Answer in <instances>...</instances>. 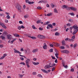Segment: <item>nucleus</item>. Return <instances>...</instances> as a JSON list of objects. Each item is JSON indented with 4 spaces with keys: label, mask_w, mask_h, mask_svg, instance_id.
<instances>
[{
    "label": "nucleus",
    "mask_w": 78,
    "mask_h": 78,
    "mask_svg": "<svg viewBox=\"0 0 78 78\" xmlns=\"http://www.w3.org/2000/svg\"><path fill=\"white\" fill-rule=\"evenodd\" d=\"M56 65L54 63L53 64H51V63H49V65H47L44 67V69H50V67H54Z\"/></svg>",
    "instance_id": "1"
},
{
    "label": "nucleus",
    "mask_w": 78,
    "mask_h": 78,
    "mask_svg": "<svg viewBox=\"0 0 78 78\" xmlns=\"http://www.w3.org/2000/svg\"><path fill=\"white\" fill-rule=\"evenodd\" d=\"M73 28H74V30H78V26H77V25L75 24V25L73 26V27H70V30H72V29H73Z\"/></svg>",
    "instance_id": "2"
},
{
    "label": "nucleus",
    "mask_w": 78,
    "mask_h": 78,
    "mask_svg": "<svg viewBox=\"0 0 78 78\" xmlns=\"http://www.w3.org/2000/svg\"><path fill=\"white\" fill-rule=\"evenodd\" d=\"M16 7L17 8L19 11L20 12H22V11H21V7L20 6V5L18 4L16 6Z\"/></svg>",
    "instance_id": "3"
},
{
    "label": "nucleus",
    "mask_w": 78,
    "mask_h": 78,
    "mask_svg": "<svg viewBox=\"0 0 78 78\" xmlns=\"http://www.w3.org/2000/svg\"><path fill=\"white\" fill-rule=\"evenodd\" d=\"M26 64L28 68H30V65H29V62H30V59H27L26 60Z\"/></svg>",
    "instance_id": "4"
},
{
    "label": "nucleus",
    "mask_w": 78,
    "mask_h": 78,
    "mask_svg": "<svg viewBox=\"0 0 78 78\" xmlns=\"http://www.w3.org/2000/svg\"><path fill=\"white\" fill-rule=\"evenodd\" d=\"M52 44L53 45L55 46V47H59V46H60V44H58V43H55L54 42L52 43Z\"/></svg>",
    "instance_id": "5"
},
{
    "label": "nucleus",
    "mask_w": 78,
    "mask_h": 78,
    "mask_svg": "<svg viewBox=\"0 0 78 78\" xmlns=\"http://www.w3.org/2000/svg\"><path fill=\"white\" fill-rule=\"evenodd\" d=\"M70 8L71 10H72L73 11H76L77 9L76 8H74L73 7H70Z\"/></svg>",
    "instance_id": "6"
},
{
    "label": "nucleus",
    "mask_w": 78,
    "mask_h": 78,
    "mask_svg": "<svg viewBox=\"0 0 78 78\" xmlns=\"http://www.w3.org/2000/svg\"><path fill=\"white\" fill-rule=\"evenodd\" d=\"M0 25L2 27L4 28H5V29L6 28V27L5 26V24L2 23H0Z\"/></svg>",
    "instance_id": "7"
},
{
    "label": "nucleus",
    "mask_w": 78,
    "mask_h": 78,
    "mask_svg": "<svg viewBox=\"0 0 78 78\" xmlns=\"http://www.w3.org/2000/svg\"><path fill=\"white\" fill-rule=\"evenodd\" d=\"M7 38L8 39H11V35L10 34L7 35Z\"/></svg>",
    "instance_id": "8"
},
{
    "label": "nucleus",
    "mask_w": 78,
    "mask_h": 78,
    "mask_svg": "<svg viewBox=\"0 0 78 78\" xmlns=\"http://www.w3.org/2000/svg\"><path fill=\"white\" fill-rule=\"evenodd\" d=\"M78 30H74V31H73V35H75V34H76V33L78 32Z\"/></svg>",
    "instance_id": "9"
},
{
    "label": "nucleus",
    "mask_w": 78,
    "mask_h": 78,
    "mask_svg": "<svg viewBox=\"0 0 78 78\" xmlns=\"http://www.w3.org/2000/svg\"><path fill=\"white\" fill-rule=\"evenodd\" d=\"M41 70L42 71V72H43L44 73H48V72H47L46 70L41 69Z\"/></svg>",
    "instance_id": "10"
},
{
    "label": "nucleus",
    "mask_w": 78,
    "mask_h": 78,
    "mask_svg": "<svg viewBox=\"0 0 78 78\" xmlns=\"http://www.w3.org/2000/svg\"><path fill=\"white\" fill-rule=\"evenodd\" d=\"M75 39V35L71 37V40H72V42L73 41L74 39Z\"/></svg>",
    "instance_id": "11"
},
{
    "label": "nucleus",
    "mask_w": 78,
    "mask_h": 78,
    "mask_svg": "<svg viewBox=\"0 0 78 78\" xmlns=\"http://www.w3.org/2000/svg\"><path fill=\"white\" fill-rule=\"evenodd\" d=\"M43 47L44 49H47V45H46V43L44 44Z\"/></svg>",
    "instance_id": "12"
},
{
    "label": "nucleus",
    "mask_w": 78,
    "mask_h": 78,
    "mask_svg": "<svg viewBox=\"0 0 78 78\" xmlns=\"http://www.w3.org/2000/svg\"><path fill=\"white\" fill-rule=\"evenodd\" d=\"M68 6L66 5H63L62 7V8L64 9V8H66V9L67 8Z\"/></svg>",
    "instance_id": "13"
},
{
    "label": "nucleus",
    "mask_w": 78,
    "mask_h": 78,
    "mask_svg": "<svg viewBox=\"0 0 78 78\" xmlns=\"http://www.w3.org/2000/svg\"><path fill=\"white\" fill-rule=\"evenodd\" d=\"M29 17V16H28V14H26L24 16V17L25 18V19H27Z\"/></svg>",
    "instance_id": "14"
},
{
    "label": "nucleus",
    "mask_w": 78,
    "mask_h": 78,
    "mask_svg": "<svg viewBox=\"0 0 78 78\" xmlns=\"http://www.w3.org/2000/svg\"><path fill=\"white\" fill-rule=\"evenodd\" d=\"M48 26L49 27H50L52 29V28H53V25H52L51 24H48Z\"/></svg>",
    "instance_id": "15"
},
{
    "label": "nucleus",
    "mask_w": 78,
    "mask_h": 78,
    "mask_svg": "<svg viewBox=\"0 0 78 78\" xmlns=\"http://www.w3.org/2000/svg\"><path fill=\"white\" fill-rule=\"evenodd\" d=\"M62 42V45H66V43H65V41H64V40H63Z\"/></svg>",
    "instance_id": "16"
},
{
    "label": "nucleus",
    "mask_w": 78,
    "mask_h": 78,
    "mask_svg": "<svg viewBox=\"0 0 78 78\" xmlns=\"http://www.w3.org/2000/svg\"><path fill=\"white\" fill-rule=\"evenodd\" d=\"M14 36H15L16 37H20V36L19 35V34H14Z\"/></svg>",
    "instance_id": "17"
},
{
    "label": "nucleus",
    "mask_w": 78,
    "mask_h": 78,
    "mask_svg": "<svg viewBox=\"0 0 78 78\" xmlns=\"http://www.w3.org/2000/svg\"><path fill=\"white\" fill-rule=\"evenodd\" d=\"M38 50V49H35L34 50L32 51H33V53H36V51H37Z\"/></svg>",
    "instance_id": "18"
},
{
    "label": "nucleus",
    "mask_w": 78,
    "mask_h": 78,
    "mask_svg": "<svg viewBox=\"0 0 78 78\" xmlns=\"http://www.w3.org/2000/svg\"><path fill=\"white\" fill-rule=\"evenodd\" d=\"M55 36H59L60 34L58 32H56L55 33Z\"/></svg>",
    "instance_id": "19"
},
{
    "label": "nucleus",
    "mask_w": 78,
    "mask_h": 78,
    "mask_svg": "<svg viewBox=\"0 0 78 78\" xmlns=\"http://www.w3.org/2000/svg\"><path fill=\"white\" fill-rule=\"evenodd\" d=\"M52 13H48L47 14V16H52Z\"/></svg>",
    "instance_id": "20"
},
{
    "label": "nucleus",
    "mask_w": 78,
    "mask_h": 78,
    "mask_svg": "<svg viewBox=\"0 0 78 78\" xmlns=\"http://www.w3.org/2000/svg\"><path fill=\"white\" fill-rule=\"evenodd\" d=\"M50 23V22L48 21V22H45L43 24V25H47L48 23Z\"/></svg>",
    "instance_id": "21"
},
{
    "label": "nucleus",
    "mask_w": 78,
    "mask_h": 78,
    "mask_svg": "<svg viewBox=\"0 0 78 78\" xmlns=\"http://www.w3.org/2000/svg\"><path fill=\"white\" fill-rule=\"evenodd\" d=\"M28 3H29V4H30V5H31V4H33V3H34V2H31L30 1H29L28 2Z\"/></svg>",
    "instance_id": "22"
},
{
    "label": "nucleus",
    "mask_w": 78,
    "mask_h": 78,
    "mask_svg": "<svg viewBox=\"0 0 78 78\" xmlns=\"http://www.w3.org/2000/svg\"><path fill=\"white\" fill-rule=\"evenodd\" d=\"M54 12H55V13H58V11L57 10H56V9H54Z\"/></svg>",
    "instance_id": "23"
},
{
    "label": "nucleus",
    "mask_w": 78,
    "mask_h": 78,
    "mask_svg": "<svg viewBox=\"0 0 78 78\" xmlns=\"http://www.w3.org/2000/svg\"><path fill=\"white\" fill-rule=\"evenodd\" d=\"M45 37L44 35H41V39H45Z\"/></svg>",
    "instance_id": "24"
},
{
    "label": "nucleus",
    "mask_w": 78,
    "mask_h": 78,
    "mask_svg": "<svg viewBox=\"0 0 78 78\" xmlns=\"http://www.w3.org/2000/svg\"><path fill=\"white\" fill-rule=\"evenodd\" d=\"M69 14L70 15H71V16H74L75 15V14H74V13L73 12L69 13Z\"/></svg>",
    "instance_id": "25"
},
{
    "label": "nucleus",
    "mask_w": 78,
    "mask_h": 78,
    "mask_svg": "<svg viewBox=\"0 0 78 78\" xmlns=\"http://www.w3.org/2000/svg\"><path fill=\"white\" fill-rule=\"evenodd\" d=\"M30 38H31L32 39H36V37H30Z\"/></svg>",
    "instance_id": "26"
},
{
    "label": "nucleus",
    "mask_w": 78,
    "mask_h": 78,
    "mask_svg": "<svg viewBox=\"0 0 78 78\" xmlns=\"http://www.w3.org/2000/svg\"><path fill=\"white\" fill-rule=\"evenodd\" d=\"M37 9H42V8L41 7L38 6L37 7Z\"/></svg>",
    "instance_id": "27"
},
{
    "label": "nucleus",
    "mask_w": 78,
    "mask_h": 78,
    "mask_svg": "<svg viewBox=\"0 0 78 78\" xmlns=\"http://www.w3.org/2000/svg\"><path fill=\"white\" fill-rule=\"evenodd\" d=\"M20 64H22L23 65H24V66H25V63L23 62H21L20 63Z\"/></svg>",
    "instance_id": "28"
},
{
    "label": "nucleus",
    "mask_w": 78,
    "mask_h": 78,
    "mask_svg": "<svg viewBox=\"0 0 78 78\" xmlns=\"http://www.w3.org/2000/svg\"><path fill=\"white\" fill-rule=\"evenodd\" d=\"M7 18L8 19H10V16H9V15H8L7 16Z\"/></svg>",
    "instance_id": "29"
},
{
    "label": "nucleus",
    "mask_w": 78,
    "mask_h": 78,
    "mask_svg": "<svg viewBox=\"0 0 78 78\" xmlns=\"http://www.w3.org/2000/svg\"><path fill=\"white\" fill-rule=\"evenodd\" d=\"M51 5L52 8H54V6H55V5H54V4H53V3H51Z\"/></svg>",
    "instance_id": "30"
},
{
    "label": "nucleus",
    "mask_w": 78,
    "mask_h": 78,
    "mask_svg": "<svg viewBox=\"0 0 78 78\" xmlns=\"http://www.w3.org/2000/svg\"><path fill=\"white\" fill-rule=\"evenodd\" d=\"M45 3V1H41L38 2V3Z\"/></svg>",
    "instance_id": "31"
},
{
    "label": "nucleus",
    "mask_w": 78,
    "mask_h": 78,
    "mask_svg": "<svg viewBox=\"0 0 78 78\" xmlns=\"http://www.w3.org/2000/svg\"><path fill=\"white\" fill-rule=\"evenodd\" d=\"M17 27L18 30H21V27L20 26H18Z\"/></svg>",
    "instance_id": "32"
},
{
    "label": "nucleus",
    "mask_w": 78,
    "mask_h": 78,
    "mask_svg": "<svg viewBox=\"0 0 78 78\" xmlns=\"http://www.w3.org/2000/svg\"><path fill=\"white\" fill-rule=\"evenodd\" d=\"M41 35H38L37 36V37H38V38L41 39Z\"/></svg>",
    "instance_id": "33"
},
{
    "label": "nucleus",
    "mask_w": 78,
    "mask_h": 78,
    "mask_svg": "<svg viewBox=\"0 0 78 78\" xmlns=\"http://www.w3.org/2000/svg\"><path fill=\"white\" fill-rule=\"evenodd\" d=\"M53 49H50V50H49V52H53Z\"/></svg>",
    "instance_id": "34"
},
{
    "label": "nucleus",
    "mask_w": 78,
    "mask_h": 78,
    "mask_svg": "<svg viewBox=\"0 0 78 78\" xmlns=\"http://www.w3.org/2000/svg\"><path fill=\"white\" fill-rule=\"evenodd\" d=\"M32 27V28H33V29H36V28L35 27L34 25H33V26Z\"/></svg>",
    "instance_id": "35"
},
{
    "label": "nucleus",
    "mask_w": 78,
    "mask_h": 78,
    "mask_svg": "<svg viewBox=\"0 0 78 78\" xmlns=\"http://www.w3.org/2000/svg\"><path fill=\"white\" fill-rule=\"evenodd\" d=\"M65 53H69V51L67 50H65Z\"/></svg>",
    "instance_id": "36"
},
{
    "label": "nucleus",
    "mask_w": 78,
    "mask_h": 78,
    "mask_svg": "<svg viewBox=\"0 0 78 78\" xmlns=\"http://www.w3.org/2000/svg\"><path fill=\"white\" fill-rule=\"evenodd\" d=\"M21 28L23 29L24 28H25V27L23 26V25H22L21 26Z\"/></svg>",
    "instance_id": "37"
},
{
    "label": "nucleus",
    "mask_w": 78,
    "mask_h": 78,
    "mask_svg": "<svg viewBox=\"0 0 78 78\" xmlns=\"http://www.w3.org/2000/svg\"><path fill=\"white\" fill-rule=\"evenodd\" d=\"M65 64L66 63H65V62L62 61V64L63 66H64Z\"/></svg>",
    "instance_id": "38"
},
{
    "label": "nucleus",
    "mask_w": 78,
    "mask_h": 78,
    "mask_svg": "<svg viewBox=\"0 0 78 78\" xmlns=\"http://www.w3.org/2000/svg\"><path fill=\"white\" fill-rule=\"evenodd\" d=\"M41 20H38L37 21V23H41Z\"/></svg>",
    "instance_id": "39"
},
{
    "label": "nucleus",
    "mask_w": 78,
    "mask_h": 78,
    "mask_svg": "<svg viewBox=\"0 0 78 78\" xmlns=\"http://www.w3.org/2000/svg\"><path fill=\"white\" fill-rule=\"evenodd\" d=\"M51 57L53 59H56V58H55V57H53V56H51Z\"/></svg>",
    "instance_id": "40"
},
{
    "label": "nucleus",
    "mask_w": 78,
    "mask_h": 78,
    "mask_svg": "<svg viewBox=\"0 0 78 78\" xmlns=\"http://www.w3.org/2000/svg\"><path fill=\"white\" fill-rule=\"evenodd\" d=\"M4 21L5 22V23H8V20H5Z\"/></svg>",
    "instance_id": "41"
},
{
    "label": "nucleus",
    "mask_w": 78,
    "mask_h": 78,
    "mask_svg": "<svg viewBox=\"0 0 78 78\" xmlns=\"http://www.w3.org/2000/svg\"><path fill=\"white\" fill-rule=\"evenodd\" d=\"M76 46H77V44H75L74 45V48H75V47H76Z\"/></svg>",
    "instance_id": "42"
},
{
    "label": "nucleus",
    "mask_w": 78,
    "mask_h": 78,
    "mask_svg": "<svg viewBox=\"0 0 78 78\" xmlns=\"http://www.w3.org/2000/svg\"><path fill=\"white\" fill-rule=\"evenodd\" d=\"M33 75H35L36 74V72H34L32 73Z\"/></svg>",
    "instance_id": "43"
},
{
    "label": "nucleus",
    "mask_w": 78,
    "mask_h": 78,
    "mask_svg": "<svg viewBox=\"0 0 78 78\" xmlns=\"http://www.w3.org/2000/svg\"><path fill=\"white\" fill-rule=\"evenodd\" d=\"M1 37L2 39H5V37H4L3 36H1Z\"/></svg>",
    "instance_id": "44"
},
{
    "label": "nucleus",
    "mask_w": 78,
    "mask_h": 78,
    "mask_svg": "<svg viewBox=\"0 0 78 78\" xmlns=\"http://www.w3.org/2000/svg\"><path fill=\"white\" fill-rule=\"evenodd\" d=\"M38 76L39 77H40V78H42V75H41V74H38Z\"/></svg>",
    "instance_id": "45"
},
{
    "label": "nucleus",
    "mask_w": 78,
    "mask_h": 78,
    "mask_svg": "<svg viewBox=\"0 0 78 78\" xmlns=\"http://www.w3.org/2000/svg\"><path fill=\"white\" fill-rule=\"evenodd\" d=\"M4 34H5V35H7V34H8V33H7V32L6 31L4 32Z\"/></svg>",
    "instance_id": "46"
},
{
    "label": "nucleus",
    "mask_w": 78,
    "mask_h": 78,
    "mask_svg": "<svg viewBox=\"0 0 78 78\" xmlns=\"http://www.w3.org/2000/svg\"><path fill=\"white\" fill-rule=\"evenodd\" d=\"M63 67H64L65 68H67V67H68V66H67V65H66V66L63 65Z\"/></svg>",
    "instance_id": "47"
},
{
    "label": "nucleus",
    "mask_w": 78,
    "mask_h": 78,
    "mask_svg": "<svg viewBox=\"0 0 78 78\" xmlns=\"http://www.w3.org/2000/svg\"><path fill=\"white\" fill-rule=\"evenodd\" d=\"M61 47V49H64V48H65L64 46H61V47Z\"/></svg>",
    "instance_id": "48"
},
{
    "label": "nucleus",
    "mask_w": 78,
    "mask_h": 78,
    "mask_svg": "<svg viewBox=\"0 0 78 78\" xmlns=\"http://www.w3.org/2000/svg\"><path fill=\"white\" fill-rule=\"evenodd\" d=\"M67 10H70V7H67V8L66 9Z\"/></svg>",
    "instance_id": "49"
},
{
    "label": "nucleus",
    "mask_w": 78,
    "mask_h": 78,
    "mask_svg": "<svg viewBox=\"0 0 78 78\" xmlns=\"http://www.w3.org/2000/svg\"><path fill=\"white\" fill-rule=\"evenodd\" d=\"M39 30H40L42 31L43 30V28H42L41 27H39Z\"/></svg>",
    "instance_id": "50"
},
{
    "label": "nucleus",
    "mask_w": 78,
    "mask_h": 78,
    "mask_svg": "<svg viewBox=\"0 0 78 78\" xmlns=\"http://www.w3.org/2000/svg\"><path fill=\"white\" fill-rule=\"evenodd\" d=\"M27 51H28V54L30 53V49H28L27 50Z\"/></svg>",
    "instance_id": "51"
},
{
    "label": "nucleus",
    "mask_w": 78,
    "mask_h": 78,
    "mask_svg": "<svg viewBox=\"0 0 78 78\" xmlns=\"http://www.w3.org/2000/svg\"><path fill=\"white\" fill-rule=\"evenodd\" d=\"M61 53H65V50L62 51H61Z\"/></svg>",
    "instance_id": "52"
},
{
    "label": "nucleus",
    "mask_w": 78,
    "mask_h": 78,
    "mask_svg": "<svg viewBox=\"0 0 78 78\" xmlns=\"http://www.w3.org/2000/svg\"><path fill=\"white\" fill-rule=\"evenodd\" d=\"M68 41H69V42H71V41L72 42V39L68 38Z\"/></svg>",
    "instance_id": "53"
},
{
    "label": "nucleus",
    "mask_w": 78,
    "mask_h": 78,
    "mask_svg": "<svg viewBox=\"0 0 78 78\" xmlns=\"http://www.w3.org/2000/svg\"><path fill=\"white\" fill-rule=\"evenodd\" d=\"M7 56V54H4L3 55V57L5 58V56Z\"/></svg>",
    "instance_id": "54"
},
{
    "label": "nucleus",
    "mask_w": 78,
    "mask_h": 78,
    "mask_svg": "<svg viewBox=\"0 0 78 78\" xmlns=\"http://www.w3.org/2000/svg\"><path fill=\"white\" fill-rule=\"evenodd\" d=\"M19 23L20 24H22L23 23L22 22V21H20L19 22Z\"/></svg>",
    "instance_id": "55"
},
{
    "label": "nucleus",
    "mask_w": 78,
    "mask_h": 78,
    "mask_svg": "<svg viewBox=\"0 0 78 78\" xmlns=\"http://www.w3.org/2000/svg\"><path fill=\"white\" fill-rule=\"evenodd\" d=\"M70 71L71 72H73L74 71V69L73 68L71 69Z\"/></svg>",
    "instance_id": "56"
},
{
    "label": "nucleus",
    "mask_w": 78,
    "mask_h": 78,
    "mask_svg": "<svg viewBox=\"0 0 78 78\" xmlns=\"http://www.w3.org/2000/svg\"><path fill=\"white\" fill-rule=\"evenodd\" d=\"M66 26H71V24H70V23H69L68 24H66Z\"/></svg>",
    "instance_id": "57"
},
{
    "label": "nucleus",
    "mask_w": 78,
    "mask_h": 78,
    "mask_svg": "<svg viewBox=\"0 0 78 78\" xmlns=\"http://www.w3.org/2000/svg\"><path fill=\"white\" fill-rule=\"evenodd\" d=\"M3 58H5V57L3 56H2L0 58V59H2Z\"/></svg>",
    "instance_id": "58"
},
{
    "label": "nucleus",
    "mask_w": 78,
    "mask_h": 78,
    "mask_svg": "<svg viewBox=\"0 0 78 78\" xmlns=\"http://www.w3.org/2000/svg\"><path fill=\"white\" fill-rule=\"evenodd\" d=\"M58 53H55V55L56 57L58 56Z\"/></svg>",
    "instance_id": "59"
},
{
    "label": "nucleus",
    "mask_w": 78,
    "mask_h": 78,
    "mask_svg": "<svg viewBox=\"0 0 78 78\" xmlns=\"http://www.w3.org/2000/svg\"><path fill=\"white\" fill-rule=\"evenodd\" d=\"M55 67L53 68L52 69V71H54V70H55Z\"/></svg>",
    "instance_id": "60"
},
{
    "label": "nucleus",
    "mask_w": 78,
    "mask_h": 78,
    "mask_svg": "<svg viewBox=\"0 0 78 78\" xmlns=\"http://www.w3.org/2000/svg\"><path fill=\"white\" fill-rule=\"evenodd\" d=\"M16 40V38H15L12 41V43H13V42H14V41H15Z\"/></svg>",
    "instance_id": "61"
},
{
    "label": "nucleus",
    "mask_w": 78,
    "mask_h": 78,
    "mask_svg": "<svg viewBox=\"0 0 78 78\" xmlns=\"http://www.w3.org/2000/svg\"><path fill=\"white\" fill-rule=\"evenodd\" d=\"M55 63H57V62H58V61L57 60V59H55Z\"/></svg>",
    "instance_id": "62"
},
{
    "label": "nucleus",
    "mask_w": 78,
    "mask_h": 78,
    "mask_svg": "<svg viewBox=\"0 0 78 78\" xmlns=\"http://www.w3.org/2000/svg\"><path fill=\"white\" fill-rule=\"evenodd\" d=\"M52 25L53 26H55L56 25V23H53Z\"/></svg>",
    "instance_id": "63"
},
{
    "label": "nucleus",
    "mask_w": 78,
    "mask_h": 78,
    "mask_svg": "<svg viewBox=\"0 0 78 78\" xmlns=\"http://www.w3.org/2000/svg\"><path fill=\"white\" fill-rule=\"evenodd\" d=\"M14 51V53H17V50H15Z\"/></svg>",
    "instance_id": "64"
}]
</instances>
